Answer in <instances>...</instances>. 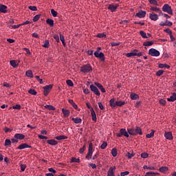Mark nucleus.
<instances>
[{"mask_svg":"<svg viewBox=\"0 0 176 176\" xmlns=\"http://www.w3.org/2000/svg\"><path fill=\"white\" fill-rule=\"evenodd\" d=\"M129 134L132 136H135L137 134H142V129L139 126H136L135 129L133 127H131L129 129H122L120 133H116V136L121 138L122 136H126V138H129Z\"/></svg>","mask_w":176,"mask_h":176,"instance_id":"nucleus-1","label":"nucleus"},{"mask_svg":"<svg viewBox=\"0 0 176 176\" xmlns=\"http://www.w3.org/2000/svg\"><path fill=\"white\" fill-rule=\"evenodd\" d=\"M98 88L102 91V93H106L105 87H104L102 84H100V82H95V86L94 84H91L90 85L91 91H92L94 94H96L97 96H100L101 93Z\"/></svg>","mask_w":176,"mask_h":176,"instance_id":"nucleus-2","label":"nucleus"},{"mask_svg":"<svg viewBox=\"0 0 176 176\" xmlns=\"http://www.w3.org/2000/svg\"><path fill=\"white\" fill-rule=\"evenodd\" d=\"M109 103L110 107L115 108L116 107H122L123 104H125L126 102H122V100H120L119 102H115V98H111Z\"/></svg>","mask_w":176,"mask_h":176,"instance_id":"nucleus-3","label":"nucleus"},{"mask_svg":"<svg viewBox=\"0 0 176 176\" xmlns=\"http://www.w3.org/2000/svg\"><path fill=\"white\" fill-rule=\"evenodd\" d=\"M126 56L129 58L131 56H142V51H138V50H133L130 53H126Z\"/></svg>","mask_w":176,"mask_h":176,"instance_id":"nucleus-4","label":"nucleus"},{"mask_svg":"<svg viewBox=\"0 0 176 176\" xmlns=\"http://www.w3.org/2000/svg\"><path fill=\"white\" fill-rule=\"evenodd\" d=\"M93 68L90 63H87L86 65L80 67V72H83L84 74H87L89 72H92Z\"/></svg>","mask_w":176,"mask_h":176,"instance_id":"nucleus-5","label":"nucleus"},{"mask_svg":"<svg viewBox=\"0 0 176 176\" xmlns=\"http://www.w3.org/2000/svg\"><path fill=\"white\" fill-rule=\"evenodd\" d=\"M94 153V148H93V143H89V148H88V153L85 157V159L87 160H90L92 159V155Z\"/></svg>","mask_w":176,"mask_h":176,"instance_id":"nucleus-6","label":"nucleus"},{"mask_svg":"<svg viewBox=\"0 0 176 176\" xmlns=\"http://www.w3.org/2000/svg\"><path fill=\"white\" fill-rule=\"evenodd\" d=\"M162 11L166 12V13L169 14H173V8H171V6H170V4H164V6H162Z\"/></svg>","mask_w":176,"mask_h":176,"instance_id":"nucleus-7","label":"nucleus"},{"mask_svg":"<svg viewBox=\"0 0 176 176\" xmlns=\"http://www.w3.org/2000/svg\"><path fill=\"white\" fill-rule=\"evenodd\" d=\"M148 54H150L151 56H160V51L156 50L155 47H150V50H148Z\"/></svg>","mask_w":176,"mask_h":176,"instance_id":"nucleus-8","label":"nucleus"},{"mask_svg":"<svg viewBox=\"0 0 176 176\" xmlns=\"http://www.w3.org/2000/svg\"><path fill=\"white\" fill-rule=\"evenodd\" d=\"M94 56L99 58L101 61H105V55L102 52H98V51H94Z\"/></svg>","mask_w":176,"mask_h":176,"instance_id":"nucleus-9","label":"nucleus"},{"mask_svg":"<svg viewBox=\"0 0 176 176\" xmlns=\"http://www.w3.org/2000/svg\"><path fill=\"white\" fill-rule=\"evenodd\" d=\"M53 85L52 84H48L47 86L43 87V93L45 94V96H47V94L50 93L51 89H52Z\"/></svg>","mask_w":176,"mask_h":176,"instance_id":"nucleus-10","label":"nucleus"},{"mask_svg":"<svg viewBox=\"0 0 176 176\" xmlns=\"http://www.w3.org/2000/svg\"><path fill=\"white\" fill-rule=\"evenodd\" d=\"M116 169V166L109 167V169L107 172V176H115Z\"/></svg>","mask_w":176,"mask_h":176,"instance_id":"nucleus-11","label":"nucleus"},{"mask_svg":"<svg viewBox=\"0 0 176 176\" xmlns=\"http://www.w3.org/2000/svg\"><path fill=\"white\" fill-rule=\"evenodd\" d=\"M149 18L151 20L156 21L159 19V15H157V13H149Z\"/></svg>","mask_w":176,"mask_h":176,"instance_id":"nucleus-12","label":"nucleus"},{"mask_svg":"<svg viewBox=\"0 0 176 176\" xmlns=\"http://www.w3.org/2000/svg\"><path fill=\"white\" fill-rule=\"evenodd\" d=\"M146 15V11L142 10L141 11H138V13H136L135 16H138V18H144Z\"/></svg>","mask_w":176,"mask_h":176,"instance_id":"nucleus-13","label":"nucleus"},{"mask_svg":"<svg viewBox=\"0 0 176 176\" xmlns=\"http://www.w3.org/2000/svg\"><path fill=\"white\" fill-rule=\"evenodd\" d=\"M118 6L119 4H109L108 9L112 12L117 11Z\"/></svg>","mask_w":176,"mask_h":176,"instance_id":"nucleus-14","label":"nucleus"},{"mask_svg":"<svg viewBox=\"0 0 176 176\" xmlns=\"http://www.w3.org/2000/svg\"><path fill=\"white\" fill-rule=\"evenodd\" d=\"M0 13H8V6L6 4H0Z\"/></svg>","mask_w":176,"mask_h":176,"instance_id":"nucleus-15","label":"nucleus"},{"mask_svg":"<svg viewBox=\"0 0 176 176\" xmlns=\"http://www.w3.org/2000/svg\"><path fill=\"white\" fill-rule=\"evenodd\" d=\"M91 115L92 117V120H94L95 122H96L97 121V116H96L94 109H93L92 107L91 108Z\"/></svg>","mask_w":176,"mask_h":176,"instance_id":"nucleus-16","label":"nucleus"},{"mask_svg":"<svg viewBox=\"0 0 176 176\" xmlns=\"http://www.w3.org/2000/svg\"><path fill=\"white\" fill-rule=\"evenodd\" d=\"M24 148H31V146L28 145V143H22L18 146V150H23Z\"/></svg>","mask_w":176,"mask_h":176,"instance_id":"nucleus-17","label":"nucleus"},{"mask_svg":"<svg viewBox=\"0 0 176 176\" xmlns=\"http://www.w3.org/2000/svg\"><path fill=\"white\" fill-rule=\"evenodd\" d=\"M164 137L166 138V140H173V133H171L170 131L168 133H164Z\"/></svg>","mask_w":176,"mask_h":176,"instance_id":"nucleus-18","label":"nucleus"},{"mask_svg":"<svg viewBox=\"0 0 176 176\" xmlns=\"http://www.w3.org/2000/svg\"><path fill=\"white\" fill-rule=\"evenodd\" d=\"M153 44H154V41H144L143 46H153Z\"/></svg>","mask_w":176,"mask_h":176,"instance_id":"nucleus-19","label":"nucleus"},{"mask_svg":"<svg viewBox=\"0 0 176 176\" xmlns=\"http://www.w3.org/2000/svg\"><path fill=\"white\" fill-rule=\"evenodd\" d=\"M16 137L17 138V143L19 142V140H24V138H25V134H22L21 133H16Z\"/></svg>","mask_w":176,"mask_h":176,"instance_id":"nucleus-20","label":"nucleus"},{"mask_svg":"<svg viewBox=\"0 0 176 176\" xmlns=\"http://www.w3.org/2000/svg\"><path fill=\"white\" fill-rule=\"evenodd\" d=\"M47 143L49 144H52V146H56V144H58V142L56 140H56H47Z\"/></svg>","mask_w":176,"mask_h":176,"instance_id":"nucleus-21","label":"nucleus"},{"mask_svg":"<svg viewBox=\"0 0 176 176\" xmlns=\"http://www.w3.org/2000/svg\"><path fill=\"white\" fill-rule=\"evenodd\" d=\"M130 98L131 100H138L140 96L139 95H137V93H131Z\"/></svg>","mask_w":176,"mask_h":176,"instance_id":"nucleus-22","label":"nucleus"},{"mask_svg":"<svg viewBox=\"0 0 176 176\" xmlns=\"http://www.w3.org/2000/svg\"><path fill=\"white\" fill-rule=\"evenodd\" d=\"M72 120L75 124H79L80 122H82V119L80 117H72Z\"/></svg>","mask_w":176,"mask_h":176,"instance_id":"nucleus-23","label":"nucleus"},{"mask_svg":"<svg viewBox=\"0 0 176 176\" xmlns=\"http://www.w3.org/2000/svg\"><path fill=\"white\" fill-rule=\"evenodd\" d=\"M168 101H175L176 100V93H173V95L170 98H167Z\"/></svg>","mask_w":176,"mask_h":176,"instance_id":"nucleus-24","label":"nucleus"},{"mask_svg":"<svg viewBox=\"0 0 176 176\" xmlns=\"http://www.w3.org/2000/svg\"><path fill=\"white\" fill-rule=\"evenodd\" d=\"M68 136H65V134H61L60 136H56V140H67Z\"/></svg>","mask_w":176,"mask_h":176,"instance_id":"nucleus-25","label":"nucleus"},{"mask_svg":"<svg viewBox=\"0 0 176 176\" xmlns=\"http://www.w3.org/2000/svg\"><path fill=\"white\" fill-rule=\"evenodd\" d=\"M63 113L65 117H69L70 115L69 110H67L65 109H62Z\"/></svg>","mask_w":176,"mask_h":176,"instance_id":"nucleus-26","label":"nucleus"},{"mask_svg":"<svg viewBox=\"0 0 176 176\" xmlns=\"http://www.w3.org/2000/svg\"><path fill=\"white\" fill-rule=\"evenodd\" d=\"M25 75L27 77H30V78L34 77V74L32 72V70H27L25 72Z\"/></svg>","mask_w":176,"mask_h":176,"instance_id":"nucleus-27","label":"nucleus"},{"mask_svg":"<svg viewBox=\"0 0 176 176\" xmlns=\"http://www.w3.org/2000/svg\"><path fill=\"white\" fill-rule=\"evenodd\" d=\"M159 170H160V173H166V170H168V167L166 166H162V167H160Z\"/></svg>","mask_w":176,"mask_h":176,"instance_id":"nucleus-28","label":"nucleus"},{"mask_svg":"<svg viewBox=\"0 0 176 176\" xmlns=\"http://www.w3.org/2000/svg\"><path fill=\"white\" fill-rule=\"evenodd\" d=\"M135 155V153L133 152V151H132V152H127L126 153V157H128V159H132V157H134Z\"/></svg>","mask_w":176,"mask_h":176,"instance_id":"nucleus-29","label":"nucleus"},{"mask_svg":"<svg viewBox=\"0 0 176 176\" xmlns=\"http://www.w3.org/2000/svg\"><path fill=\"white\" fill-rule=\"evenodd\" d=\"M46 22L50 25V27H54V20H52V19H47Z\"/></svg>","mask_w":176,"mask_h":176,"instance_id":"nucleus-30","label":"nucleus"},{"mask_svg":"<svg viewBox=\"0 0 176 176\" xmlns=\"http://www.w3.org/2000/svg\"><path fill=\"white\" fill-rule=\"evenodd\" d=\"M144 169H150V170H154L156 169V167H154L153 166H144Z\"/></svg>","mask_w":176,"mask_h":176,"instance_id":"nucleus-31","label":"nucleus"},{"mask_svg":"<svg viewBox=\"0 0 176 176\" xmlns=\"http://www.w3.org/2000/svg\"><path fill=\"white\" fill-rule=\"evenodd\" d=\"M60 39L62 41L63 46H66L65 39L64 36H63V34H60Z\"/></svg>","mask_w":176,"mask_h":176,"instance_id":"nucleus-32","label":"nucleus"},{"mask_svg":"<svg viewBox=\"0 0 176 176\" xmlns=\"http://www.w3.org/2000/svg\"><path fill=\"white\" fill-rule=\"evenodd\" d=\"M160 68H170V65H167V63H159Z\"/></svg>","mask_w":176,"mask_h":176,"instance_id":"nucleus-33","label":"nucleus"},{"mask_svg":"<svg viewBox=\"0 0 176 176\" xmlns=\"http://www.w3.org/2000/svg\"><path fill=\"white\" fill-rule=\"evenodd\" d=\"M12 144L11 140L6 139L5 140V146H10Z\"/></svg>","mask_w":176,"mask_h":176,"instance_id":"nucleus-34","label":"nucleus"},{"mask_svg":"<svg viewBox=\"0 0 176 176\" xmlns=\"http://www.w3.org/2000/svg\"><path fill=\"white\" fill-rule=\"evenodd\" d=\"M151 11L159 12L158 4H155V6H151Z\"/></svg>","mask_w":176,"mask_h":176,"instance_id":"nucleus-35","label":"nucleus"},{"mask_svg":"<svg viewBox=\"0 0 176 176\" xmlns=\"http://www.w3.org/2000/svg\"><path fill=\"white\" fill-rule=\"evenodd\" d=\"M111 154L113 155V157H117V155H118V150H117V148H112Z\"/></svg>","mask_w":176,"mask_h":176,"instance_id":"nucleus-36","label":"nucleus"},{"mask_svg":"<svg viewBox=\"0 0 176 176\" xmlns=\"http://www.w3.org/2000/svg\"><path fill=\"white\" fill-rule=\"evenodd\" d=\"M140 35H142V37H143L144 39H147V38H148L147 35H146V32H144V30H140Z\"/></svg>","mask_w":176,"mask_h":176,"instance_id":"nucleus-37","label":"nucleus"},{"mask_svg":"<svg viewBox=\"0 0 176 176\" xmlns=\"http://www.w3.org/2000/svg\"><path fill=\"white\" fill-rule=\"evenodd\" d=\"M107 146H108V143L107 142H103V143H102V145H100V148L102 150H104Z\"/></svg>","mask_w":176,"mask_h":176,"instance_id":"nucleus-38","label":"nucleus"},{"mask_svg":"<svg viewBox=\"0 0 176 176\" xmlns=\"http://www.w3.org/2000/svg\"><path fill=\"white\" fill-rule=\"evenodd\" d=\"M43 47H50V41H49V39H46L45 41L44 44H43Z\"/></svg>","mask_w":176,"mask_h":176,"instance_id":"nucleus-39","label":"nucleus"},{"mask_svg":"<svg viewBox=\"0 0 176 176\" xmlns=\"http://www.w3.org/2000/svg\"><path fill=\"white\" fill-rule=\"evenodd\" d=\"M155 134V131L153 129L151 133L146 134V138H153Z\"/></svg>","mask_w":176,"mask_h":176,"instance_id":"nucleus-40","label":"nucleus"},{"mask_svg":"<svg viewBox=\"0 0 176 176\" xmlns=\"http://www.w3.org/2000/svg\"><path fill=\"white\" fill-rule=\"evenodd\" d=\"M45 108H47L48 110H56V107L53 105H45Z\"/></svg>","mask_w":176,"mask_h":176,"instance_id":"nucleus-41","label":"nucleus"},{"mask_svg":"<svg viewBox=\"0 0 176 176\" xmlns=\"http://www.w3.org/2000/svg\"><path fill=\"white\" fill-rule=\"evenodd\" d=\"M16 135H17V133L16 134H14V138H12V140H11L12 143H18V140H17V138H16Z\"/></svg>","mask_w":176,"mask_h":176,"instance_id":"nucleus-42","label":"nucleus"},{"mask_svg":"<svg viewBox=\"0 0 176 176\" xmlns=\"http://www.w3.org/2000/svg\"><path fill=\"white\" fill-rule=\"evenodd\" d=\"M66 84H67V86H74L73 80H72L71 79H68L67 80H66Z\"/></svg>","mask_w":176,"mask_h":176,"instance_id":"nucleus-43","label":"nucleus"},{"mask_svg":"<svg viewBox=\"0 0 176 176\" xmlns=\"http://www.w3.org/2000/svg\"><path fill=\"white\" fill-rule=\"evenodd\" d=\"M28 93H30V94H34V96H36V94H38L36 89H29Z\"/></svg>","mask_w":176,"mask_h":176,"instance_id":"nucleus-44","label":"nucleus"},{"mask_svg":"<svg viewBox=\"0 0 176 176\" xmlns=\"http://www.w3.org/2000/svg\"><path fill=\"white\" fill-rule=\"evenodd\" d=\"M54 39L56 41V43H60V37L58 34H54Z\"/></svg>","mask_w":176,"mask_h":176,"instance_id":"nucleus-45","label":"nucleus"},{"mask_svg":"<svg viewBox=\"0 0 176 176\" xmlns=\"http://www.w3.org/2000/svg\"><path fill=\"white\" fill-rule=\"evenodd\" d=\"M141 157H142V159H147V157H148V153H147L146 152H143L142 153H141Z\"/></svg>","mask_w":176,"mask_h":176,"instance_id":"nucleus-46","label":"nucleus"},{"mask_svg":"<svg viewBox=\"0 0 176 176\" xmlns=\"http://www.w3.org/2000/svg\"><path fill=\"white\" fill-rule=\"evenodd\" d=\"M159 102L160 104H162V106H164V104L166 103V100H164V98H161Z\"/></svg>","mask_w":176,"mask_h":176,"instance_id":"nucleus-47","label":"nucleus"},{"mask_svg":"<svg viewBox=\"0 0 176 176\" xmlns=\"http://www.w3.org/2000/svg\"><path fill=\"white\" fill-rule=\"evenodd\" d=\"M10 63L12 65V67H14V68H16V67H17L15 60H10Z\"/></svg>","mask_w":176,"mask_h":176,"instance_id":"nucleus-48","label":"nucleus"},{"mask_svg":"<svg viewBox=\"0 0 176 176\" xmlns=\"http://www.w3.org/2000/svg\"><path fill=\"white\" fill-rule=\"evenodd\" d=\"M128 174H130L129 170H124V172L120 173V176H127Z\"/></svg>","mask_w":176,"mask_h":176,"instance_id":"nucleus-49","label":"nucleus"},{"mask_svg":"<svg viewBox=\"0 0 176 176\" xmlns=\"http://www.w3.org/2000/svg\"><path fill=\"white\" fill-rule=\"evenodd\" d=\"M155 174H159V173H146L145 176H155Z\"/></svg>","mask_w":176,"mask_h":176,"instance_id":"nucleus-50","label":"nucleus"},{"mask_svg":"<svg viewBox=\"0 0 176 176\" xmlns=\"http://www.w3.org/2000/svg\"><path fill=\"white\" fill-rule=\"evenodd\" d=\"M51 13L52 14V16H57L58 12L56 11V10H51Z\"/></svg>","mask_w":176,"mask_h":176,"instance_id":"nucleus-51","label":"nucleus"},{"mask_svg":"<svg viewBox=\"0 0 176 176\" xmlns=\"http://www.w3.org/2000/svg\"><path fill=\"white\" fill-rule=\"evenodd\" d=\"M27 166L25 164H21V170L24 171L26 169Z\"/></svg>","mask_w":176,"mask_h":176,"instance_id":"nucleus-52","label":"nucleus"},{"mask_svg":"<svg viewBox=\"0 0 176 176\" xmlns=\"http://www.w3.org/2000/svg\"><path fill=\"white\" fill-rule=\"evenodd\" d=\"M39 18H41V15H35L33 18V21H38Z\"/></svg>","mask_w":176,"mask_h":176,"instance_id":"nucleus-53","label":"nucleus"},{"mask_svg":"<svg viewBox=\"0 0 176 176\" xmlns=\"http://www.w3.org/2000/svg\"><path fill=\"white\" fill-rule=\"evenodd\" d=\"M85 150H86V145H84L82 148L79 149L80 153H84Z\"/></svg>","mask_w":176,"mask_h":176,"instance_id":"nucleus-54","label":"nucleus"},{"mask_svg":"<svg viewBox=\"0 0 176 176\" xmlns=\"http://www.w3.org/2000/svg\"><path fill=\"white\" fill-rule=\"evenodd\" d=\"M164 70H157L156 72V75H158V76H160V75H162L164 74Z\"/></svg>","mask_w":176,"mask_h":176,"instance_id":"nucleus-55","label":"nucleus"},{"mask_svg":"<svg viewBox=\"0 0 176 176\" xmlns=\"http://www.w3.org/2000/svg\"><path fill=\"white\" fill-rule=\"evenodd\" d=\"M36 79L38 80V82H40V84H43V79H41V77H39V76H36Z\"/></svg>","mask_w":176,"mask_h":176,"instance_id":"nucleus-56","label":"nucleus"},{"mask_svg":"<svg viewBox=\"0 0 176 176\" xmlns=\"http://www.w3.org/2000/svg\"><path fill=\"white\" fill-rule=\"evenodd\" d=\"M110 44H111V46H119L120 43L119 42V41H118L117 43L113 42V43H110Z\"/></svg>","mask_w":176,"mask_h":176,"instance_id":"nucleus-57","label":"nucleus"},{"mask_svg":"<svg viewBox=\"0 0 176 176\" xmlns=\"http://www.w3.org/2000/svg\"><path fill=\"white\" fill-rule=\"evenodd\" d=\"M23 50L26 52L27 54H31V51L29 47H23Z\"/></svg>","mask_w":176,"mask_h":176,"instance_id":"nucleus-58","label":"nucleus"},{"mask_svg":"<svg viewBox=\"0 0 176 176\" xmlns=\"http://www.w3.org/2000/svg\"><path fill=\"white\" fill-rule=\"evenodd\" d=\"M99 157V153H96L94 154V155L92 157V160H96V159H98V157Z\"/></svg>","mask_w":176,"mask_h":176,"instance_id":"nucleus-59","label":"nucleus"},{"mask_svg":"<svg viewBox=\"0 0 176 176\" xmlns=\"http://www.w3.org/2000/svg\"><path fill=\"white\" fill-rule=\"evenodd\" d=\"M29 10H31L32 11H36L37 8L36 6H29Z\"/></svg>","mask_w":176,"mask_h":176,"instance_id":"nucleus-60","label":"nucleus"},{"mask_svg":"<svg viewBox=\"0 0 176 176\" xmlns=\"http://www.w3.org/2000/svg\"><path fill=\"white\" fill-rule=\"evenodd\" d=\"M170 41H175V37H174V36H173L172 30H170Z\"/></svg>","mask_w":176,"mask_h":176,"instance_id":"nucleus-61","label":"nucleus"},{"mask_svg":"<svg viewBox=\"0 0 176 176\" xmlns=\"http://www.w3.org/2000/svg\"><path fill=\"white\" fill-rule=\"evenodd\" d=\"M98 107L100 108V110H104V105L101 102H98Z\"/></svg>","mask_w":176,"mask_h":176,"instance_id":"nucleus-62","label":"nucleus"},{"mask_svg":"<svg viewBox=\"0 0 176 176\" xmlns=\"http://www.w3.org/2000/svg\"><path fill=\"white\" fill-rule=\"evenodd\" d=\"M83 92L85 94H89L90 93V91L89 89H88V87H85V89H83Z\"/></svg>","mask_w":176,"mask_h":176,"instance_id":"nucleus-63","label":"nucleus"},{"mask_svg":"<svg viewBox=\"0 0 176 176\" xmlns=\"http://www.w3.org/2000/svg\"><path fill=\"white\" fill-rule=\"evenodd\" d=\"M71 162H80V159H76V157H72Z\"/></svg>","mask_w":176,"mask_h":176,"instance_id":"nucleus-64","label":"nucleus"}]
</instances>
